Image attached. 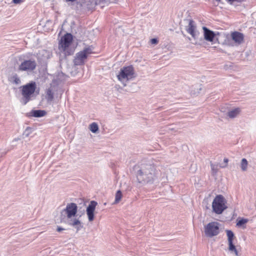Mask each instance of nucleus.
Listing matches in <instances>:
<instances>
[{"label": "nucleus", "instance_id": "nucleus-1", "mask_svg": "<svg viewBox=\"0 0 256 256\" xmlns=\"http://www.w3.org/2000/svg\"><path fill=\"white\" fill-rule=\"evenodd\" d=\"M136 182L141 186L152 184L158 178V172L151 161H142L134 167Z\"/></svg>", "mask_w": 256, "mask_h": 256}, {"label": "nucleus", "instance_id": "nucleus-2", "mask_svg": "<svg viewBox=\"0 0 256 256\" xmlns=\"http://www.w3.org/2000/svg\"><path fill=\"white\" fill-rule=\"evenodd\" d=\"M50 76L52 78V82L50 84V87L46 90V98L48 102L53 100L54 93L58 91L60 87L63 86L68 77L62 72H58Z\"/></svg>", "mask_w": 256, "mask_h": 256}, {"label": "nucleus", "instance_id": "nucleus-3", "mask_svg": "<svg viewBox=\"0 0 256 256\" xmlns=\"http://www.w3.org/2000/svg\"><path fill=\"white\" fill-rule=\"evenodd\" d=\"M78 206L76 204L70 202L66 204V208L62 210V214L64 213L66 215L68 224L76 228V231L78 232L83 228V225L78 219L72 218L76 216Z\"/></svg>", "mask_w": 256, "mask_h": 256}, {"label": "nucleus", "instance_id": "nucleus-4", "mask_svg": "<svg viewBox=\"0 0 256 256\" xmlns=\"http://www.w3.org/2000/svg\"><path fill=\"white\" fill-rule=\"evenodd\" d=\"M136 77V74L132 65L127 66L121 68L117 76L118 79L124 84V86H126L124 82L132 80Z\"/></svg>", "mask_w": 256, "mask_h": 256}, {"label": "nucleus", "instance_id": "nucleus-5", "mask_svg": "<svg viewBox=\"0 0 256 256\" xmlns=\"http://www.w3.org/2000/svg\"><path fill=\"white\" fill-rule=\"evenodd\" d=\"M186 22L187 24L185 26V30L193 38V42L192 43L195 45L200 44L202 38L200 36V32L196 30L195 22L192 20H186Z\"/></svg>", "mask_w": 256, "mask_h": 256}, {"label": "nucleus", "instance_id": "nucleus-6", "mask_svg": "<svg viewBox=\"0 0 256 256\" xmlns=\"http://www.w3.org/2000/svg\"><path fill=\"white\" fill-rule=\"evenodd\" d=\"M72 40V36L70 34H66L62 36L58 42L59 50L65 55L71 54L73 52L70 48Z\"/></svg>", "mask_w": 256, "mask_h": 256}, {"label": "nucleus", "instance_id": "nucleus-7", "mask_svg": "<svg viewBox=\"0 0 256 256\" xmlns=\"http://www.w3.org/2000/svg\"><path fill=\"white\" fill-rule=\"evenodd\" d=\"M226 204V200L224 196L221 194L217 195L212 203V211L218 214H222L227 208Z\"/></svg>", "mask_w": 256, "mask_h": 256}, {"label": "nucleus", "instance_id": "nucleus-8", "mask_svg": "<svg viewBox=\"0 0 256 256\" xmlns=\"http://www.w3.org/2000/svg\"><path fill=\"white\" fill-rule=\"evenodd\" d=\"M22 100L24 104H26L30 100L31 96L34 94L36 89V84L32 82L22 86Z\"/></svg>", "mask_w": 256, "mask_h": 256}, {"label": "nucleus", "instance_id": "nucleus-9", "mask_svg": "<svg viewBox=\"0 0 256 256\" xmlns=\"http://www.w3.org/2000/svg\"><path fill=\"white\" fill-rule=\"evenodd\" d=\"M204 232L210 238L217 236L220 232L219 224L215 222L208 223L204 226Z\"/></svg>", "mask_w": 256, "mask_h": 256}, {"label": "nucleus", "instance_id": "nucleus-10", "mask_svg": "<svg viewBox=\"0 0 256 256\" xmlns=\"http://www.w3.org/2000/svg\"><path fill=\"white\" fill-rule=\"evenodd\" d=\"M92 50L88 47L77 53L74 59V64H80L86 62L88 56L92 53Z\"/></svg>", "mask_w": 256, "mask_h": 256}, {"label": "nucleus", "instance_id": "nucleus-11", "mask_svg": "<svg viewBox=\"0 0 256 256\" xmlns=\"http://www.w3.org/2000/svg\"><path fill=\"white\" fill-rule=\"evenodd\" d=\"M97 204V202L92 200L86 208V212L90 222H92L94 220V212Z\"/></svg>", "mask_w": 256, "mask_h": 256}, {"label": "nucleus", "instance_id": "nucleus-12", "mask_svg": "<svg viewBox=\"0 0 256 256\" xmlns=\"http://www.w3.org/2000/svg\"><path fill=\"white\" fill-rule=\"evenodd\" d=\"M232 40L236 44H240L244 42V35L238 32H232L230 34Z\"/></svg>", "mask_w": 256, "mask_h": 256}, {"label": "nucleus", "instance_id": "nucleus-13", "mask_svg": "<svg viewBox=\"0 0 256 256\" xmlns=\"http://www.w3.org/2000/svg\"><path fill=\"white\" fill-rule=\"evenodd\" d=\"M202 30H204V40L210 42H213L214 38L216 36L214 32L206 26H203Z\"/></svg>", "mask_w": 256, "mask_h": 256}, {"label": "nucleus", "instance_id": "nucleus-14", "mask_svg": "<svg viewBox=\"0 0 256 256\" xmlns=\"http://www.w3.org/2000/svg\"><path fill=\"white\" fill-rule=\"evenodd\" d=\"M36 65H20L19 70L26 71L28 74H32L36 69Z\"/></svg>", "mask_w": 256, "mask_h": 256}, {"label": "nucleus", "instance_id": "nucleus-15", "mask_svg": "<svg viewBox=\"0 0 256 256\" xmlns=\"http://www.w3.org/2000/svg\"><path fill=\"white\" fill-rule=\"evenodd\" d=\"M38 58L41 60L48 59L50 56V52L45 50H42L37 54Z\"/></svg>", "mask_w": 256, "mask_h": 256}, {"label": "nucleus", "instance_id": "nucleus-16", "mask_svg": "<svg viewBox=\"0 0 256 256\" xmlns=\"http://www.w3.org/2000/svg\"><path fill=\"white\" fill-rule=\"evenodd\" d=\"M241 110L239 108H234L229 110L227 112V116L230 118L236 117L240 112Z\"/></svg>", "mask_w": 256, "mask_h": 256}, {"label": "nucleus", "instance_id": "nucleus-17", "mask_svg": "<svg viewBox=\"0 0 256 256\" xmlns=\"http://www.w3.org/2000/svg\"><path fill=\"white\" fill-rule=\"evenodd\" d=\"M76 66L77 65H66L67 70L66 72L70 74L72 76H75L78 72Z\"/></svg>", "mask_w": 256, "mask_h": 256}, {"label": "nucleus", "instance_id": "nucleus-18", "mask_svg": "<svg viewBox=\"0 0 256 256\" xmlns=\"http://www.w3.org/2000/svg\"><path fill=\"white\" fill-rule=\"evenodd\" d=\"M19 59V62H20V64H33L34 63V61L31 60H27L28 58V55H22L18 57Z\"/></svg>", "mask_w": 256, "mask_h": 256}, {"label": "nucleus", "instance_id": "nucleus-19", "mask_svg": "<svg viewBox=\"0 0 256 256\" xmlns=\"http://www.w3.org/2000/svg\"><path fill=\"white\" fill-rule=\"evenodd\" d=\"M32 114L34 117L40 118L45 116L46 112L44 110H34L32 112Z\"/></svg>", "mask_w": 256, "mask_h": 256}, {"label": "nucleus", "instance_id": "nucleus-20", "mask_svg": "<svg viewBox=\"0 0 256 256\" xmlns=\"http://www.w3.org/2000/svg\"><path fill=\"white\" fill-rule=\"evenodd\" d=\"M90 130L93 133H96L98 130V126L96 122H92L90 125Z\"/></svg>", "mask_w": 256, "mask_h": 256}, {"label": "nucleus", "instance_id": "nucleus-21", "mask_svg": "<svg viewBox=\"0 0 256 256\" xmlns=\"http://www.w3.org/2000/svg\"><path fill=\"white\" fill-rule=\"evenodd\" d=\"M248 162L247 160L244 158L240 162V168L242 171H246L248 168Z\"/></svg>", "mask_w": 256, "mask_h": 256}, {"label": "nucleus", "instance_id": "nucleus-22", "mask_svg": "<svg viewBox=\"0 0 256 256\" xmlns=\"http://www.w3.org/2000/svg\"><path fill=\"white\" fill-rule=\"evenodd\" d=\"M226 236H228V242H233L234 234L231 230H226Z\"/></svg>", "mask_w": 256, "mask_h": 256}, {"label": "nucleus", "instance_id": "nucleus-23", "mask_svg": "<svg viewBox=\"0 0 256 256\" xmlns=\"http://www.w3.org/2000/svg\"><path fill=\"white\" fill-rule=\"evenodd\" d=\"M228 250L230 252H234L236 256L238 255V252L235 246L233 244V242H229Z\"/></svg>", "mask_w": 256, "mask_h": 256}, {"label": "nucleus", "instance_id": "nucleus-24", "mask_svg": "<svg viewBox=\"0 0 256 256\" xmlns=\"http://www.w3.org/2000/svg\"><path fill=\"white\" fill-rule=\"evenodd\" d=\"M122 197V194L120 190L116 192L115 195V200L114 204H117L120 202Z\"/></svg>", "mask_w": 256, "mask_h": 256}, {"label": "nucleus", "instance_id": "nucleus-25", "mask_svg": "<svg viewBox=\"0 0 256 256\" xmlns=\"http://www.w3.org/2000/svg\"><path fill=\"white\" fill-rule=\"evenodd\" d=\"M10 78L13 80V82L16 84H18L20 82V79L16 74L13 75Z\"/></svg>", "mask_w": 256, "mask_h": 256}, {"label": "nucleus", "instance_id": "nucleus-26", "mask_svg": "<svg viewBox=\"0 0 256 256\" xmlns=\"http://www.w3.org/2000/svg\"><path fill=\"white\" fill-rule=\"evenodd\" d=\"M248 222V220L246 218H242L238 220L236 223V226H242V225L246 224Z\"/></svg>", "mask_w": 256, "mask_h": 256}, {"label": "nucleus", "instance_id": "nucleus-27", "mask_svg": "<svg viewBox=\"0 0 256 256\" xmlns=\"http://www.w3.org/2000/svg\"><path fill=\"white\" fill-rule=\"evenodd\" d=\"M210 166H211V169H212V170L214 172H217V166H216L215 164H214L210 162Z\"/></svg>", "mask_w": 256, "mask_h": 256}, {"label": "nucleus", "instance_id": "nucleus-28", "mask_svg": "<svg viewBox=\"0 0 256 256\" xmlns=\"http://www.w3.org/2000/svg\"><path fill=\"white\" fill-rule=\"evenodd\" d=\"M150 42L152 44H156L158 43V40L156 38H152L150 40Z\"/></svg>", "mask_w": 256, "mask_h": 256}, {"label": "nucleus", "instance_id": "nucleus-29", "mask_svg": "<svg viewBox=\"0 0 256 256\" xmlns=\"http://www.w3.org/2000/svg\"><path fill=\"white\" fill-rule=\"evenodd\" d=\"M224 162L225 163V164L224 165V166H220V167L222 168L226 167L227 166V164H228V159L227 158H224Z\"/></svg>", "mask_w": 256, "mask_h": 256}, {"label": "nucleus", "instance_id": "nucleus-30", "mask_svg": "<svg viewBox=\"0 0 256 256\" xmlns=\"http://www.w3.org/2000/svg\"><path fill=\"white\" fill-rule=\"evenodd\" d=\"M24 1V0H12V2L15 4H19Z\"/></svg>", "mask_w": 256, "mask_h": 256}, {"label": "nucleus", "instance_id": "nucleus-31", "mask_svg": "<svg viewBox=\"0 0 256 256\" xmlns=\"http://www.w3.org/2000/svg\"><path fill=\"white\" fill-rule=\"evenodd\" d=\"M64 230V228L60 227V226H58L57 228V229H56V230L58 232H60L61 231Z\"/></svg>", "mask_w": 256, "mask_h": 256}, {"label": "nucleus", "instance_id": "nucleus-32", "mask_svg": "<svg viewBox=\"0 0 256 256\" xmlns=\"http://www.w3.org/2000/svg\"><path fill=\"white\" fill-rule=\"evenodd\" d=\"M66 2H75L76 1V0H64Z\"/></svg>", "mask_w": 256, "mask_h": 256}, {"label": "nucleus", "instance_id": "nucleus-33", "mask_svg": "<svg viewBox=\"0 0 256 256\" xmlns=\"http://www.w3.org/2000/svg\"><path fill=\"white\" fill-rule=\"evenodd\" d=\"M30 130V128H27L25 132H26V131L28 130Z\"/></svg>", "mask_w": 256, "mask_h": 256}, {"label": "nucleus", "instance_id": "nucleus-34", "mask_svg": "<svg viewBox=\"0 0 256 256\" xmlns=\"http://www.w3.org/2000/svg\"><path fill=\"white\" fill-rule=\"evenodd\" d=\"M226 66H228V65H226ZM229 68H228V66H226V68H225V70H228Z\"/></svg>", "mask_w": 256, "mask_h": 256}, {"label": "nucleus", "instance_id": "nucleus-35", "mask_svg": "<svg viewBox=\"0 0 256 256\" xmlns=\"http://www.w3.org/2000/svg\"><path fill=\"white\" fill-rule=\"evenodd\" d=\"M28 136V134H26V136Z\"/></svg>", "mask_w": 256, "mask_h": 256}, {"label": "nucleus", "instance_id": "nucleus-36", "mask_svg": "<svg viewBox=\"0 0 256 256\" xmlns=\"http://www.w3.org/2000/svg\"><path fill=\"white\" fill-rule=\"evenodd\" d=\"M216 0L218 2L220 1V0Z\"/></svg>", "mask_w": 256, "mask_h": 256}]
</instances>
